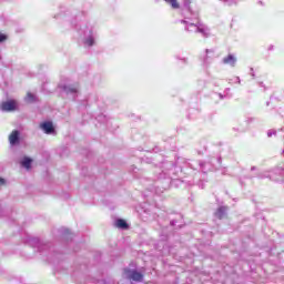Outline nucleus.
I'll use <instances>...</instances> for the list:
<instances>
[{
    "mask_svg": "<svg viewBox=\"0 0 284 284\" xmlns=\"http://www.w3.org/2000/svg\"><path fill=\"white\" fill-rule=\"evenodd\" d=\"M185 24V30L194 33H202V36H209L210 31L204 24H201L199 20H191L190 18H184L181 20Z\"/></svg>",
    "mask_w": 284,
    "mask_h": 284,
    "instance_id": "2",
    "label": "nucleus"
},
{
    "mask_svg": "<svg viewBox=\"0 0 284 284\" xmlns=\"http://www.w3.org/2000/svg\"><path fill=\"white\" fill-rule=\"evenodd\" d=\"M237 61L239 58H236L234 53H229V55H225V58H223L222 63H224L225 65H230L231 68H235Z\"/></svg>",
    "mask_w": 284,
    "mask_h": 284,
    "instance_id": "7",
    "label": "nucleus"
},
{
    "mask_svg": "<svg viewBox=\"0 0 284 284\" xmlns=\"http://www.w3.org/2000/svg\"><path fill=\"white\" fill-rule=\"evenodd\" d=\"M213 55H214V51L210 50V49H206V57L204 59V63H209L210 58H212Z\"/></svg>",
    "mask_w": 284,
    "mask_h": 284,
    "instance_id": "15",
    "label": "nucleus"
},
{
    "mask_svg": "<svg viewBox=\"0 0 284 284\" xmlns=\"http://www.w3.org/2000/svg\"><path fill=\"white\" fill-rule=\"evenodd\" d=\"M115 225H116L119 229H128V226H129L126 220H123L122 217H119V219L116 220Z\"/></svg>",
    "mask_w": 284,
    "mask_h": 284,
    "instance_id": "11",
    "label": "nucleus"
},
{
    "mask_svg": "<svg viewBox=\"0 0 284 284\" xmlns=\"http://www.w3.org/2000/svg\"><path fill=\"white\" fill-rule=\"evenodd\" d=\"M62 89L64 90V92H67V94H78L79 90H80V85L79 83H65L64 85H62Z\"/></svg>",
    "mask_w": 284,
    "mask_h": 284,
    "instance_id": "6",
    "label": "nucleus"
},
{
    "mask_svg": "<svg viewBox=\"0 0 284 284\" xmlns=\"http://www.w3.org/2000/svg\"><path fill=\"white\" fill-rule=\"evenodd\" d=\"M10 145H18L20 143L19 130H13L9 135Z\"/></svg>",
    "mask_w": 284,
    "mask_h": 284,
    "instance_id": "9",
    "label": "nucleus"
},
{
    "mask_svg": "<svg viewBox=\"0 0 284 284\" xmlns=\"http://www.w3.org/2000/svg\"><path fill=\"white\" fill-rule=\"evenodd\" d=\"M4 184H6L4 179H0V185H4Z\"/></svg>",
    "mask_w": 284,
    "mask_h": 284,
    "instance_id": "20",
    "label": "nucleus"
},
{
    "mask_svg": "<svg viewBox=\"0 0 284 284\" xmlns=\"http://www.w3.org/2000/svg\"><path fill=\"white\" fill-rule=\"evenodd\" d=\"M250 74L252 75L253 79H255L256 74H255V72H254V69H251V70H250Z\"/></svg>",
    "mask_w": 284,
    "mask_h": 284,
    "instance_id": "19",
    "label": "nucleus"
},
{
    "mask_svg": "<svg viewBox=\"0 0 284 284\" xmlns=\"http://www.w3.org/2000/svg\"><path fill=\"white\" fill-rule=\"evenodd\" d=\"M184 7L190 8L191 0H183Z\"/></svg>",
    "mask_w": 284,
    "mask_h": 284,
    "instance_id": "18",
    "label": "nucleus"
},
{
    "mask_svg": "<svg viewBox=\"0 0 284 284\" xmlns=\"http://www.w3.org/2000/svg\"><path fill=\"white\" fill-rule=\"evenodd\" d=\"M239 83H241V77H236Z\"/></svg>",
    "mask_w": 284,
    "mask_h": 284,
    "instance_id": "21",
    "label": "nucleus"
},
{
    "mask_svg": "<svg viewBox=\"0 0 284 284\" xmlns=\"http://www.w3.org/2000/svg\"><path fill=\"white\" fill-rule=\"evenodd\" d=\"M79 40L84 44V47L91 48L97 44V29L90 22L81 24L78 29Z\"/></svg>",
    "mask_w": 284,
    "mask_h": 284,
    "instance_id": "1",
    "label": "nucleus"
},
{
    "mask_svg": "<svg viewBox=\"0 0 284 284\" xmlns=\"http://www.w3.org/2000/svg\"><path fill=\"white\" fill-rule=\"evenodd\" d=\"M36 99L37 97L32 92L27 93L26 101H28L29 103H32L33 101H36Z\"/></svg>",
    "mask_w": 284,
    "mask_h": 284,
    "instance_id": "14",
    "label": "nucleus"
},
{
    "mask_svg": "<svg viewBox=\"0 0 284 284\" xmlns=\"http://www.w3.org/2000/svg\"><path fill=\"white\" fill-rule=\"evenodd\" d=\"M21 165H22V168L30 170V168L32 165V159H30V156H23V159L21 161Z\"/></svg>",
    "mask_w": 284,
    "mask_h": 284,
    "instance_id": "10",
    "label": "nucleus"
},
{
    "mask_svg": "<svg viewBox=\"0 0 284 284\" xmlns=\"http://www.w3.org/2000/svg\"><path fill=\"white\" fill-rule=\"evenodd\" d=\"M124 277L133 280L134 282H141V280H143L142 273L139 271H132L131 268H124Z\"/></svg>",
    "mask_w": 284,
    "mask_h": 284,
    "instance_id": "4",
    "label": "nucleus"
},
{
    "mask_svg": "<svg viewBox=\"0 0 284 284\" xmlns=\"http://www.w3.org/2000/svg\"><path fill=\"white\" fill-rule=\"evenodd\" d=\"M277 132L276 130H268L267 131V136L271 138V136H276Z\"/></svg>",
    "mask_w": 284,
    "mask_h": 284,
    "instance_id": "17",
    "label": "nucleus"
},
{
    "mask_svg": "<svg viewBox=\"0 0 284 284\" xmlns=\"http://www.w3.org/2000/svg\"><path fill=\"white\" fill-rule=\"evenodd\" d=\"M284 173L283 168H276L271 173L270 172H263L261 174V179H271L272 181H280V176Z\"/></svg>",
    "mask_w": 284,
    "mask_h": 284,
    "instance_id": "3",
    "label": "nucleus"
},
{
    "mask_svg": "<svg viewBox=\"0 0 284 284\" xmlns=\"http://www.w3.org/2000/svg\"><path fill=\"white\" fill-rule=\"evenodd\" d=\"M18 108V101L14 99H9L8 101H2L0 109L4 112H11L13 110H17Z\"/></svg>",
    "mask_w": 284,
    "mask_h": 284,
    "instance_id": "5",
    "label": "nucleus"
},
{
    "mask_svg": "<svg viewBox=\"0 0 284 284\" xmlns=\"http://www.w3.org/2000/svg\"><path fill=\"white\" fill-rule=\"evenodd\" d=\"M8 40V36L6 33H0V44Z\"/></svg>",
    "mask_w": 284,
    "mask_h": 284,
    "instance_id": "16",
    "label": "nucleus"
},
{
    "mask_svg": "<svg viewBox=\"0 0 284 284\" xmlns=\"http://www.w3.org/2000/svg\"><path fill=\"white\" fill-rule=\"evenodd\" d=\"M283 153H284V151H283Z\"/></svg>",
    "mask_w": 284,
    "mask_h": 284,
    "instance_id": "22",
    "label": "nucleus"
},
{
    "mask_svg": "<svg viewBox=\"0 0 284 284\" xmlns=\"http://www.w3.org/2000/svg\"><path fill=\"white\" fill-rule=\"evenodd\" d=\"M226 206H220L216 211V215L217 217H224V215L226 214Z\"/></svg>",
    "mask_w": 284,
    "mask_h": 284,
    "instance_id": "13",
    "label": "nucleus"
},
{
    "mask_svg": "<svg viewBox=\"0 0 284 284\" xmlns=\"http://www.w3.org/2000/svg\"><path fill=\"white\" fill-rule=\"evenodd\" d=\"M40 128L45 134H53L55 132L52 121H43V123H40Z\"/></svg>",
    "mask_w": 284,
    "mask_h": 284,
    "instance_id": "8",
    "label": "nucleus"
},
{
    "mask_svg": "<svg viewBox=\"0 0 284 284\" xmlns=\"http://www.w3.org/2000/svg\"><path fill=\"white\" fill-rule=\"evenodd\" d=\"M166 4H170L172 9H180L181 4L179 3V0H164Z\"/></svg>",
    "mask_w": 284,
    "mask_h": 284,
    "instance_id": "12",
    "label": "nucleus"
}]
</instances>
